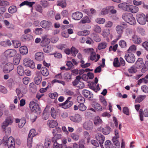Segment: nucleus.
<instances>
[{"label": "nucleus", "instance_id": "obj_19", "mask_svg": "<svg viewBox=\"0 0 148 148\" xmlns=\"http://www.w3.org/2000/svg\"><path fill=\"white\" fill-rule=\"evenodd\" d=\"M35 59L39 61L42 60L44 58V56L42 52H38L35 55Z\"/></svg>", "mask_w": 148, "mask_h": 148}, {"label": "nucleus", "instance_id": "obj_38", "mask_svg": "<svg viewBox=\"0 0 148 148\" xmlns=\"http://www.w3.org/2000/svg\"><path fill=\"white\" fill-rule=\"evenodd\" d=\"M147 70H148V61H146L145 62L143 68L141 69V71L143 73H145Z\"/></svg>", "mask_w": 148, "mask_h": 148}, {"label": "nucleus", "instance_id": "obj_13", "mask_svg": "<svg viewBox=\"0 0 148 148\" xmlns=\"http://www.w3.org/2000/svg\"><path fill=\"white\" fill-rule=\"evenodd\" d=\"M16 53V51L13 49L6 50L4 53V56L6 57H11L14 56Z\"/></svg>", "mask_w": 148, "mask_h": 148}, {"label": "nucleus", "instance_id": "obj_28", "mask_svg": "<svg viewBox=\"0 0 148 148\" xmlns=\"http://www.w3.org/2000/svg\"><path fill=\"white\" fill-rule=\"evenodd\" d=\"M92 106L97 111L102 110V106L100 104L97 103L96 102H94L92 104Z\"/></svg>", "mask_w": 148, "mask_h": 148}, {"label": "nucleus", "instance_id": "obj_48", "mask_svg": "<svg viewBox=\"0 0 148 148\" xmlns=\"http://www.w3.org/2000/svg\"><path fill=\"white\" fill-rule=\"evenodd\" d=\"M143 82L145 84H147L148 83V80L147 79L145 78V77L138 80V81L137 84L138 85H140Z\"/></svg>", "mask_w": 148, "mask_h": 148}, {"label": "nucleus", "instance_id": "obj_55", "mask_svg": "<svg viewBox=\"0 0 148 148\" xmlns=\"http://www.w3.org/2000/svg\"><path fill=\"white\" fill-rule=\"evenodd\" d=\"M78 108L79 110L83 111L86 110V107L83 103H81L78 106Z\"/></svg>", "mask_w": 148, "mask_h": 148}, {"label": "nucleus", "instance_id": "obj_60", "mask_svg": "<svg viewBox=\"0 0 148 148\" xmlns=\"http://www.w3.org/2000/svg\"><path fill=\"white\" fill-rule=\"evenodd\" d=\"M89 88L95 91V92H97L99 90H100V88L99 87V84H98L97 85L96 87H95L93 86H90Z\"/></svg>", "mask_w": 148, "mask_h": 148}, {"label": "nucleus", "instance_id": "obj_22", "mask_svg": "<svg viewBox=\"0 0 148 148\" xmlns=\"http://www.w3.org/2000/svg\"><path fill=\"white\" fill-rule=\"evenodd\" d=\"M132 38V41L134 43L138 44L142 42L141 38L137 35H134Z\"/></svg>", "mask_w": 148, "mask_h": 148}, {"label": "nucleus", "instance_id": "obj_9", "mask_svg": "<svg viewBox=\"0 0 148 148\" xmlns=\"http://www.w3.org/2000/svg\"><path fill=\"white\" fill-rule=\"evenodd\" d=\"M125 58L126 61L129 63H133L135 61V56L132 53L126 54Z\"/></svg>", "mask_w": 148, "mask_h": 148}, {"label": "nucleus", "instance_id": "obj_36", "mask_svg": "<svg viewBox=\"0 0 148 148\" xmlns=\"http://www.w3.org/2000/svg\"><path fill=\"white\" fill-rule=\"evenodd\" d=\"M17 72L18 74L20 76H22L24 74V71L23 69V67L19 65L18 66L17 69Z\"/></svg>", "mask_w": 148, "mask_h": 148}, {"label": "nucleus", "instance_id": "obj_10", "mask_svg": "<svg viewBox=\"0 0 148 148\" xmlns=\"http://www.w3.org/2000/svg\"><path fill=\"white\" fill-rule=\"evenodd\" d=\"M23 64L25 66L32 69H34L35 67V64L33 61L29 58H26L24 60Z\"/></svg>", "mask_w": 148, "mask_h": 148}, {"label": "nucleus", "instance_id": "obj_37", "mask_svg": "<svg viewBox=\"0 0 148 148\" xmlns=\"http://www.w3.org/2000/svg\"><path fill=\"white\" fill-rule=\"evenodd\" d=\"M53 49V48L51 45H47L43 48V51L45 52L49 53L51 52Z\"/></svg>", "mask_w": 148, "mask_h": 148}, {"label": "nucleus", "instance_id": "obj_41", "mask_svg": "<svg viewBox=\"0 0 148 148\" xmlns=\"http://www.w3.org/2000/svg\"><path fill=\"white\" fill-rule=\"evenodd\" d=\"M132 14L126 13L123 14L122 16V18L126 22L128 20V18L130 17V16Z\"/></svg>", "mask_w": 148, "mask_h": 148}, {"label": "nucleus", "instance_id": "obj_23", "mask_svg": "<svg viewBox=\"0 0 148 148\" xmlns=\"http://www.w3.org/2000/svg\"><path fill=\"white\" fill-rule=\"evenodd\" d=\"M136 64L138 68H141L143 67L144 64L143 59L142 58H138L136 62Z\"/></svg>", "mask_w": 148, "mask_h": 148}, {"label": "nucleus", "instance_id": "obj_2", "mask_svg": "<svg viewBox=\"0 0 148 148\" xmlns=\"http://www.w3.org/2000/svg\"><path fill=\"white\" fill-rule=\"evenodd\" d=\"M121 8L125 11L133 13L137 12L139 10L138 7L130 5H128L126 3L121 4Z\"/></svg>", "mask_w": 148, "mask_h": 148}, {"label": "nucleus", "instance_id": "obj_6", "mask_svg": "<svg viewBox=\"0 0 148 148\" xmlns=\"http://www.w3.org/2000/svg\"><path fill=\"white\" fill-rule=\"evenodd\" d=\"M35 130L34 129H31L29 133L27 138V146L29 148H30L32 146V138L35 135Z\"/></svg>", "mask_w": 148, "mask_h": 148}, {"label": "nucleus", "instance_id": "obj_42", "mask_svg": "<svg viewBox=\"0 0 148 148\" xmlns=\"http://www.w3.org/2000/svg\"><path fill=\"white\" fill-rule=\"evenodd\" d=\"M5 128H3L4 129V132L5 134V135L4 136H7V139H8V136L10 135L11 132V129L10 127H7Z\"/></svg>", "mask_w": 148, "mask_h": 148}, {"label": "nucleus", "instance_id": "obj_17", "mask_svg": "<svg viewBox=\"0 0 148 148\" xmlns=\"http://www.w3.org/2000/svg\"><path fill=\"white\" fill-rule=\"evenodd\" d=\"M139 116L140 120L143 121V115L145 117H148V109H145L143 112V110L141 109L139 111Z\"/></svg>", "mask_w": 148, "mask_h": 148}, {"label": "nucleus", "instance_id": "obj_43", "mask_svg": "<svg viewBox=\"0 0 148 148\" xmlns=\"http://www.w3.org/2000/svg\"><path fill=\"white\" fill-rule=\"evenodd\" d=\"M110 30L109 29H104L102 31V35L104 37H107L110 34Z\"/></svg>", "mask_w": 148, "mask_h": 148}, {"label": "nucleus", "instance_id": "obj_47", "mask_svg": "<svg viewBox=\"0 0 148 148\" xmlns=\"http://www.w3.org/2000/svg\"><path fill=\"white\" fill-rule=\"evenodd\" d=\"M8 11L10 13L13 14L16 12L17 8L16 6H12L9 7Z\"/></svg>", "mask_w": 148, "mask_h": 148}, {"label": "nucleus", "instance_id": "obj_21", "mask_svg": "<svg viewBox=\"0 0 148 148\" xmlns=\"http://www.w3.org/2000/svg\"><path fill=\"white\" fill-rule=\"evenodd\" d=\"M21 56L20 54H17L14 58L13 61L14 64L15 65H17L20 62Z\"/></svg>", "mask_w": 148, "mask_h": 148}, {"label": "nucleus", "instance_id": "obj_14", "mask_svg": "<svg viewBox=\"0 0 148 148\" xmlns=\"http://www.w3.org/2000/svg\"><path fill=\"white\" fill-rule=\"evenodd\" d=\"M70 119L73 122L79 123L82 120V118L80 115L79 114H76L74 116H71L69 117Z\"/></svg>", "mask_w": 148, "mask_h": 148}, {"label": "nucleus", "instance_id": "obj_7", "mask_svg": "<svg viewBox=\"0 0 148 148\" xmlns=\"http://www.w3.org/2000/svg\"><path fill=\"white\" fill-rule=\"evenodd\" d=\"M13 121V117L11 116H9L6 117L5 120L3 123L2 127L5 128L9 125L12 124Z\"/></svg>", "mask_w": 148, "mask_h": 148}, {"label": "nucleus", "instance_id": "obj_39", "mask_svg": "<svg viewBox=\"0 0 148 148\" xmlns=\"http://www.w3.org/2000/svg\"><path fill=\"white\" fill-rule=\"evenodd\" d=\"M46 109L45 108L43 111L42 116V119L45 120L49 118V114Z\"/></svg>", "mask_w": 148, "mask_h": 148}, {"label": "nucleus", "instance_id": "obj_59", "mask_svg": "<svg viewBox=\"0 0 148 148\" xmlns=\"http://www.w3.org/2000/svg\"><path fill=\"white\" fill-rule=\"evenodd\" d=\"M109 12V7L106 8H103L101 11V14L104 15L107 14Z\"/></svg>", "mask_w": 148, "mask_h": 148}, {"label": "nucleus", "instance_id": "obj_33", "mask_svg": "<svg viewBox=\"0 0 148 148\" xmlns=\"http://www.w3.org/2000/svg\"><path fill=\"white\" fill-rule=\"evenodd\" d=\"M50 39L47 38V36L45 35L42 37L41 43H45V45L47 44L50 42Z\"/></svg>", "mask_w": 148, "mask_h": 148}, {"label": "nucleus", "instance_id": "obj_62", "mask_svg": "<svg viewBox=\"0 0 148 148\" xmlns=\"http://www.w3.org/2000/svg\"><path fill=\"white\" fill-rule=\"evenodd\" d=\"M81 22L83 23H89L90 22L89 18L88 16H86L81 21Z\"/></svg>", "mask_w": 148, "mask_h": 148}, {"label": "nucleus", "instance_id": "obj_12", "mask_svg": "<svg viewBox=\"0 0 148 148\" xmlns=\"http://www.w3.org/2000/svg\"><path fill=\"white\" fill-rule=\"evenodd\" d=\"M14 68L13 64L11 63L8 62L4 65L3 68V71L6 73L10 72Z\"/></svg>", "mask_w": 148, "mask_h": 148}, {"label": "nucleus", "instance_id": "obj_52", "mask_svg": "<svg viewBox=\"0 0 148 148\" xmlns=\"http://www.w3.org/2000/svg\"><path fill=\"white\" fill-rule=\"evenodd\" d=\"M43 30L41 28H36L34 30V33L37 35H40L42 33Z\"/></svg>", "mask_w": 148, "mask_h": 148}, {"label": "nucleus", "instance_id": "obj_26", "mask_svg": "<svg viewBox=\"0 0 148 148\" xmlns=\"http://www.w3.org/2000/svg\"><path fill=\"white\" fill-rule=\"evenodd\" d=\"M100 129L101 128V130L102 133L104 135H107L109 134L110 132L111 129L109 126H106V127L103 128L101 127H100Z\"/></svg>", "mask_w": 148, "mask_h": 148}, {"label": "nucleus", "instance_id": "obj_57", "mask_svg": "<svg viewBox=\"0 0 148 148\" xmlns=\"http://www.w3.org/2000/svg\"><path fill=\"white\" fill-rule=\"evenodd\" d=\"M95 21L97 23L100 24H103L105 21V20L103 18H97Z\"/></svg>", "mask_w": 148, "mask_h": 148}, {"label": "nucleus", "instance_id": "obj_5", "mask_svg": "<svg viewBox=\"0 0 148 148\" xmlns=\"http://www.w3.org/2000/svg\"><path fill=\"white\" fill-rule=\"evenodd\" d=\"M137 20L138 23L141 25H144L146 21H148V14L146 16L143 13L138 14L136 15Z\"/></svg>", "mask_w": 148, "mask_h": 148}, {"label": "nucleus", "instance_id": "obj_30", "mask_svg": "<svg viewBox=\"0 0 148 148\" xmlns=\"http://www.w3.org/2000/svg\"><path fill=\"white\" fill-rule=\"evenodd\" d=\"M30 90L32 93H35L37 90V87L36 84L33 82L31 83L29 85Z\"/></svg>", "mask_w": 148, "mask_h": 148}, {"label": "nucleus", "instance_id": "obj_56", "mask_svg": "<svg viewBox=\"0 0 148 148\" xmlns=\"http://www.w3.org/2000/svg\"><path fill=\"white\" fill-rule=\"evenodd\" d=\"M128 71L130 73H135L137 70L135 66H133L128 69Z\"/></svg>", "mask_w": 148, "mask_h": 148}, {"label": "nucleus", "instance_id": "obj_40", "mask_svg": "<svg viewBox=\"0 0 148 148\" xmlns=\"http://www.w3.org/2000/svg\"><path fill=\"white\" fill-rule=\"evenodd\" d=\"M57 5L61 6L62 8L65 7L66 3L65 0H58V1Z\"/></svg>", "mask_w": 148, "mask_h": 148}, {"label": "nucleus", "instance_id": "obj_50", "mask_svg": "<svg viewBox=\"0 0 148 148\" xmlns=\"http://www.w3.org/2000/svg\"><path fill=\"white\" fill-rule=\"evenodd\" d=\"M71 53L73 56H75L78 53V50L75 48L72 47L71 48Z\"/></svg>", "mask_w": 148, "mask_h": 148}, {"label": "nucleus", "instance_id": "obj_32", "mask_svg": "<svg viewBox=\"0 0 148 148\" xmlns=\"http://www.w3.org/2000/svg\"><path fill=\"white\" fill-rule=\"evenodd\" d=\"M21 53L24 55L27 54L28 53V50L27 47L25 46L21 47L19 49Z\"/></svg>", "mask_w": 148, "mask_h": 148}, {"label": "nucleus", "instance_id": "obj_54", "mask_svg": "<svg viewBox=\"0 0 148 148\" xmlns=\"http://www.w3.org/2000/svg\"><path fill=\"white\" fill-rule=\"evenodd\" d=\"M77 100L78 102L80 103H83L84 102L85 99V98L82 96H79L77 98Z\"/></svg>", "mask_w": 148, "mask_h": 148}, {"label": "nucleus", "instance_id": "obj_20", "mask_svg": "<svg viewBox=\"0 0 148 148\" xmlns=\"http://www.w3.org/2000/svg\"><path fill=\"white\" fill-rule=\"evenodd\" d=\"M82 14L79 12H76L73 14L72 16L73 19L78 20H80L82 17Z\"/></svg>", "mask_w": 148, "mask_h": 148}, {"label": "nucleus", "instance_id": "obj_24", "mask_svg": "<svg viewBox=\"0 0 148 148\" xmlns=\"http://www.w3.org/2000/svg\"><path fill=\"white\" fill-rule=\"evenodd\" d=\"M102 121L100 118L98 116H96L94 119V123L96 126H98L101 124L102 123Z\"/></svg>", "mask_w": 148, "mask_h": 148}, {"label": "nucleus", "instance_id": "obj_18", "mask_svg": "<svg viewBox=\"0 0 148 148\" xmlns=\"http://www.w3.org/2000/svg\"><path fill=\"white\" fill-rule=\"evenodd\" d=\"M82 94L85 97L88 98L89 99L92 98L93 97V95L91 92L86 89L83 90Z\"/></svg>", "mask_w": 148, "mask_h": 148}, {"label": "nucleus", "instance_id": "obj_49", "mask_svg": "<svg viewBox=\"0 0 148 148\" xmlns=\"http://www.w3.org/2000/svg\"><path fill=\"white\" fill-rule=\"evenodd\" d=\"M107 46V44L105 42L100 43L98 45V48L99 50L105 49Z\"/></svg>", "mask_w": 148, "mask_h": 148}, {"label": "nucleus", "instance_id": "obj_44", "mask_svg": "<svg viewBox=\"0 0 148 148\" xmlns=\"http://www.w3.org/2000/svg\"><path fill=\"white\" fill-rule=\"evenodd\" d=\"M51 116L54 119L56 118L57 113L54 108H52L51 110Z\"/></svg>", "mask_w": 148, "mask_h": 148}, {"label": "nucleus", "instance_id": "obj_63", "mask_svg": "<svg viewBox=\"0 0 148 148\" xmlns=\"http://www.w3.org/2000/svg\"><path fill=\"white\" fill-rule=\"evenodd\" d=\"M41 4L44 8H46L49 5V3L45 0H41Z\"/></svg>", "mask_w": 148, "mask_h": 148}, {"label": "nucleus", "instance_id": "obj_46", "mask_svg": "<svg viewBox=\"0 0 148 148\" xmlns=\"http://www.w3.org/2000/svg\"><path fill=\"white\" fill-rule=\"evenodd\" d=\"M61 137V135L60 134H55L54 136L52 138V141L54 143L55 142H57L56 140L57 139H60Z\"/></svg>", "mask_w": 148, "mask_h": 148}, {"label": "nucleus", "instance_id": "obj_1", "mask_svg": "<svg viewBox=\"0 0 148 148\" xmlns=\"http://www.w3.org/2000/svg\"><path fill=\"white\" fill-rule=\"evenodd\" d=\"M120 136L118 131L115 130V136L112 139L113 145L110 140H107L105 143L106 148H120Z\"/></svg>", "mask_w": 148, "mask_h": 148}, {"label": "nucleus", "instance_id": "obj_53", "mask_svg": "<svg viewBox=\"0 0 148 148\" xmlns=\"http://www.w3.org/2000/svg\"><path fill=\"white\" fill-rule=\"evenodd\" d=\"M113 64L115 67H118L120 66V64L119 62L118 59L116 58H115L113 62Z\"/></svg>", "mask_w": 148, "mask_h": 148}, {"label": "nucleus", "instance_id": "obj_27", "mask_svg": "<svg viewBox=\"0 0 148 148\" xmlns=\"http://www.w3.org/2000/svg\"><path fill=\"white\" fill-rule=\"evenodd\" d=\"M47 124L50 128H53L57 126L58 123L55 121L49 120L48 121Z\"/></svg>", "mask_w": 148, "mask_h": 148}, {"label": "nucleus", "instance_id": "obj_29", "mask_svg": "<svg viewBox=\"0 0 148 148\" xmlns=\"http://www.w3.org/2000/svg\"><path fill=\"white\" fill-rule=\"evenodd\" d=\"M82 79V77L80 75H78L76 77L74 81L72 82L73 85L74 86H78L79 81Z\"/></svg>", "mask_w": 148, "mask_h": 148}, {"label": "nucleus", "instance_id": "obj_4", "mask_svg": "<svg viewBox=\"0 0 148 148\" xmlns=\"http://www.w3.org/2000/svg\"><path fill=\"white\" fill-rule=\"evenodd\" d=\"M5 145H7L8 148H15V142L14 138L12 136L9 137L7 139V136H4L3 140Z\"/></svg>", "mask_w": 148, "mask_h": 148}, {"label": "nucleus", "instance_id": "obj_11", "mask_svg": "<svg viewBox=\"0 0 148 148\" xmlns=\"http://www.w3.org/2000/svg\"><path fill=\"white\" fill-rule=\"evenodd\" d=\"M71 98V97H69L64 102L60 104V106H62V108L65 109L70 107L73 104V102L70 101Z\"/></svg>", "mask_w": 148, "mask_h": 148}, {"label": "nucleus", "instance_id": "obj_16", "mask_svg": "<svg viewBox=\"0 0 148 148\" xmlns=\"http://www.w3.org/2000/svg\"><path fill=\"white\" fill-rule=\"evenodd\" d=\"M95 138L96 140L99 142L100 146L101 145H102L105 140L104 136L100 133H98L96 135Z\"/></svg>", "mask_w": 148, "mask_h": 148}, {"label": "nucleus", "instance_id": "obj_31", "mask_svg": "<svg viewBox=\"0 0 148 148\" xmlns=\"http://www.w3.org/2000/svg\"><path fill=\"white\" fill-rule=\"evenodd\" d=\"M35 3L34 2H29L27 1H25L22 2L20 5V6L21 7L23 5H26L30 7H32V5Z\"/></svg>", "mask_w": 148, "mask_h": 148}, {"label": "nucleus", "instance_id": "obj_15", "mask_svg": "<svg viewBox=\"0 0 148 148\" xmlns=\"http://www.w3.org/2000/svg\"><path fill=\"white\" fill-rule=\"evenodd\" d=\"M84 128L86 130H91L93 127L92 122L90 121H88L85 122L83 124Z\"/></svg>", "mask_w": 148, "mask_h": 148}, {"label": "nucleus", "instance_id": "obj_61", "mask_svg": "<svg viewBox=\"0 0 148 148\" xmlns=\"http://www.w3.org/2000/svg\"><path fill=\"white\" fill-rule=\"evenodd\" d=\"M35 8L36 10L39 12L40 13H42V7L40 5H37L35 6Z\"/></svg>", "mask_w": 148, "mask_h": 148}, {"label": "nucleus", "instance_id": "obj_51", "mask_svg": "<svg viewBox=\"0 0 148 148\" xmlns=\"http://www.w3.org/2000/svg\"><path fill=\"white\" fill-rule=\"evenodd\" d=\"M146 95H140L136 98V101L138 103H140L145 98Z\"/></svg>", "mask_w": 148, "mask_h": 148}, {"label": "nucleus", "instance_id": "obj_35", "mask_svg": "<svg viewBox=\"0 0 148 148\" xmlns=\"http://www.w3.org/2000/svg\"><path fill=\"white\" fill-rule=\"evenodd\" d=\"M41 72L42 75L44 76H47L49 74V72L48 69L45 67L42 68Z\"/></svg>", "mask_w": 148, "mask_h": 148}, {"label": "nucleus", "instance_id": "obj_34", "mask_svg": "<svg viewBox=\"0 0 148 148\" xmlns=\"http://www.w3.org/2000/svg\"><path fill=\"white\" fill-rule=\"evenodd\" d=\"M136 50V47L135 45H131L127 50L128 53H135Z\"/></svg>", "mask_w": 148, "mask_h": 148}, {"label": "nucleus", "instance_id": "obj_64", "mask_svg": "<svg viewBox=\"0 0 148 148\" xmlns=\"http://www.w3.org/2000/svg\"><path fill=\"white\" fill-rule=\"evenodd\" d=\"M63 76L64 79L66 80L70 79H71V75L67 73H65Z\"/></svg>", "mask_w": 148, "mask_h": 148}, {"label": "nucleus", "instance_id": "obj_45", "mask_svg": "<svg viewBox=\"0 0 148 148\" xmlns=\"http://www.w3.org/2000/svg\"><path fill=\"white\" fill-rule=\"evenodd\" d=\"M34 80L36 84L37 85L40 84L42 80V78L39 75H38L35 77L34 78Z\"/></svg>", "mask_w": 148, "mask_h": 148}, {"label": "nucleus", "instance_id": "obj_3", "mask_svg": "<svg viewBox=\"0 0 148 148\" xmlns=\"http://www.w3.org/2000/svg\"><path fill=\"white\" fill-rule=\"evenodd\" d=\"M29 107L31 111L38 115H40L41 113V108L37 103L33 101H31L29 104Z\"/></svg>", "mask_w": 148, "mask_h": 148}, {"label": "nucleus", "instance_id": "obj_58", "mask_svg": "<svg viewBox=\"0 0 148 148\" xmlns=\"http://www.w3.org/2000/svg\"><path fill=\"white\" fill-rule=\"evenodd\" d=\"M30 36L29 34H25L22 37V40L23 41H28L30 40Z\"/></svg>", "mask_w": 148, "mask_h": 148}, {"label": "nucleus", "instance_id": "obj_25", "mask_svg": "<svg viewBox=\"0 0 148 148\" xmlns=\"http://www.w3.org/2000/svg\"><path fill=\"white\" fill-rule=\"evenodd\" d=\"M130 17L128 18V20L126 22L131 25H134L136 23L135 18L132 14H131Z\"/></svg>", "mask_w": 148, "mask_h": 148}, {"label": "nucleus", "instance_id": "obj_8", "mask_svg": "<svg viewBox=\"0 0 148 148\" xmlns=\"http://www.w3.org/2000/svg\"><path fill=\"white\" fill-rule=\"evenodd\" d=\"M40 24L42 28L47 30L50 29L52 25V23L50 21L46 20L42 21L40 22Z\"/></svg>", "mask_w": 148, "mask_h": 148}]
</instances>
